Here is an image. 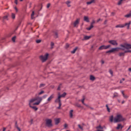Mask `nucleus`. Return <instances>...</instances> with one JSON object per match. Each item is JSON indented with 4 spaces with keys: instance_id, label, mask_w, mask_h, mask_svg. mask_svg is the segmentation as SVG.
I'll use <instances>...</instances> for the list:
<instances>
[{
    "instance_id": "obj_63",
    "label": "nucleus",
    "mask_w": 131,
    "mask_h": 131,
    "mask_svg": "<svg viewBox=\"0 0 131 131\" xmlns=\"http://www.w3.org/2000/svg\"><path fill=\"white\" fill-rule=\"evenodd\" d=\"M67 131H69V130H67Z\"/></svg>"
},
{
    "instance_id": "obj_8",
    "label": "nucleus",
    "mask_w": 131,
    "mask_h": 131,
    "mask_svg": "<svg viewBox=\"0 0 131 131\" xmlns=\"http://www.w3.org/2000/svg\"><path fill=\"white\" fill-rule=\"evenodd\" d=\"M108 42L109 43L113 45V46H117V42L114 40H110Z\"/></svg>"
},
{
    "instance_id": "obj_16",
    "label": "nucleus",
    "mask_w": 131,
    "mask_h": 131,
    "mask_svg": "<svg viewBox=\"0 0 131 131\" xmlns=\"http://www.w3.org/2000/svg\"><path fill=\"white\" fill-rule=\"evenodd\" d=\"M66 5H67L68 7H71L70 5L71 4V2L70 1H68L66 2Z\"/></svg>"
},
{
    "instance_id": "obj_56",
    "label": "nucleus",
    "mask_w": 131,
    "mask_h": 131,
    "mask_svg": "<svg viewBox=\"0 0 131 131\" xmlns=\"http://www.w3.org/2000/svg\"><path fill=\"white\" fill-rule=\"evenodd\" d=\"M67 47L68 48L69 47V45L68 44H67Z\"/></svg>"
},
{
    "instance_id": "obj_54",
    "label": "nucleus",
    "mask_w": 131,
    "mask_h": 131,
    "mask_svg": "<svg viewBox=\"0 0 131 131\" xmlns=\"http://www.w3.org/2000/svg\"><path fill=\"white\" fill-rule=\"evenodd\" d=\"M3 131H6V128L4 127Z\"/></svg>"
},
{
    "instance_id": "obj_62",
    "label": "nucleus",
    "mask_w": 131,
    "mask_h": 131,
    "mask_svg": "<svg viewBox=\"0 0 131 131\" xmlns=\"http://www.w3.org/2000/svg\"><path fill=\"white\" fill-rule=\"evenodd\" d=\"M121 82H122L121 81H120V83H121Z\"/></svg>"
},
{
    "instance_id": "obj_24",
    "label": "nucleus",
    "mask_w": 131,
    "mask_h": 131,
    "mask_svg": "<svg viewBox=\"0 0 131 131\" xmlns=\"http://www.w3.org/2000/svg\"><path fill=\"white\" fill-rule=\"evenodd\" d=\"M94 28V26L92 25H91L90 27L87 28L86 29H87V30H91V29H92V28Z\"/></svg>"
},
{
    "instance_id": "obj_36",
    "label": "nucleus",
    "mask_w": 131,
    "mask_h": 131,
    "mask_svg": "<svg viewBox=\"0 0 131 131\" xmlns=\"http://www.w3.org/2000/svg\"><path fill=\"white\" fill-rule=\"evenodd\" d=\"M106 107L107 111H108V112H110V108L108 106V105H107V104L106 105Z\"/></svg>"
},
{
    "instance_id": "obj_25",
    "label": "nucleus",
    "mask_w": 131,
    "mask_h": 131,
    "mask_svg": "<svg viewBox=\"0 0 131 131\" xmlns=\"http://www.w3.org/2000/svg\"><path fill=\"white\" fill-rule=\"evenodd\" d=\"M77 50V47L75 48L72 51H71L72 54H75V52Z\"/></svg>"
},
{
    "instance_id": "obj_21",
    "label": "nucleus",
    "mask_w": 131,
    "mask_h": 131,
    "mask_svg": "<svg viewBox=\"0 0 131 131\" xmlns=\"http://www.w3.org/2000/svg\"><path fill=\"white\" fill-rule=\"evenodd\" d=\"M93 3H95V0H91L89 1L86 3V4L87 5H91V4H93Z\"/></svg>"
},
{
    "instance_id": "obj_7",
    "label": "nucleus",
    "mask_w": 131,
    "mask_h": 131,
    "mask_svg": "<svg viewBox=\"0 0 131 131\" xmlns=\"http://www.w3.org/2000/svg\"><path fill=\"white\" fill-rule=\"evenodd\" d=\"M46 125L48 126V127H51L53 125L52 124V120L50 119H47L46 120Z\"/></svg>"
},
{
    "instance_id": "obj_1",
    "label": "nucleus",
    "mask_w": 131,
    "mask_h": 131,
    "mask_svg": "<svg viewBox=\"0 0 131 131\" xmlns=\"http://www.w3.org/2000/svg\"><path fill=\"white\" fill-rule=\"evenodd\" d=\"M121 48H112L110 50L107 51L106 53H114V52H118L119 50L124 51V52H120L119 53V56H120V57L124 56V54H125V53H131V50H128V49H131L130 45L124 44L123 45H121Z\"/></svg>"
},
{
    "instance_id": "obj_27",
    "label": "nucleus",
    "mask_w": 131,
    "mask_h": 131,
    "mask_svg": "<svg viewBox=\"0 0 131 131\" xmlns=\"http://www.w3.org/2000/svg\"><path fill=\"white\" fill-rule=\"evenodd\" d=\"M95 77H94V76H93V75L90 76V80H91L94 81V80H95Z\"/></svg>"
},
{
    "instance_id": "obj_23",
    "label": "nucleus",
    "mask_w": 131,
    "mask_h": 131,
    "mask_svg": "<svg viewBox=\"0 0 131 131\" xmlns=\"http://www.w3.org/2000/svg\"><path fill=\"white\" fill-rule=\"evenodd\" d=\"M11 17L12 18V19H15L16 18V15H15V13H11Z\"/></svg>"
},
{
    "instance_id": "obj_55",
    "label": "nucleus",
    "mask_w": 131,
    "mask_h": 131,
    "mask_svg": "<svg viewBox=\"0 0 131 131\" xmlns=\"http://www.w3.org/2000/svg\"><path fill=\"white\" fill-rule=\"evenodd\" d=\"M128 70H129V71H130L131 72V68H129Z\"/></svg>"
},
{
    "instance_id": "obj_9",
    "label": "nucleus",
    "mask_w": 131,
    "mask_h": 131,
    "mask_svg": "<svg viewBox=\"0 0 131 131\" xmlns=\"http://www.w3.org/2000/svg\"><path fill=\"white\" fill-rule=\"evenodd\" d=\"M55 103H58V104H61V98L58 96V98L55 100Z\"/></svg>"
},
{
    "instance_id": "obj_50",
    "label": "nucleus",
    "mask_w": 131,
    "mask_h": 131,
    "mask_svg": "<svg viewBox=\"0 0 131 131\" xmlns=\"http://www.w3.org/2000/svg\"><path fill=\"white\" fill-rule=\"evenodd\" d=\"M105 63V62L104 61V60H101V64L102 65H103V64H104Z\"/></svg>"
},
{
    "instance_id": "obj_40",
    "label": "nucleus",
    "mask_w": 131,
    "mask_h": 131,
    "mask_svg": "<svg viewBox=\"0 0 131 131\" xmlns=\"http://www.w3.org/2000/svg\"><path fill=\"white\" fill-rule=\"evenodd\" d=\"M47 97H48V95H45L42 96V97L41 98V99H46V98H47Z\"/></svg>"
},
{
    "instance_id": "obj_18",
    "label": "nucleus",
    "mask_w": 131,
    "mask_h": 131,
    "mask_svg": "<svg viewBox=\"0 0 131 131\" xmlns=\"http://www.w3.org/2000/svg\"><path fill=\"white\" fill-rule=\"evenodd\" d=\"M55 124H59L60 123V119L57 118L55 119Z\"/></svg>"
},
{
    "instance_id": "obj_10",
    "label": "nucleus",
    "mask_w": 131,
    "mask_h": 131,
    "mask_svg": "<svg viewBox=\"0 0 131 131\" xmlns=\"http://www.w3.org/2000/svg\"><path fill=\"white\" fill-rule=\"evenodd\" d=\"M79 23V19H76V20L74 23V27H76V26H77Z\"/></svg>"
},
{
    "instance_id": "obj_15",
    "label": "nucleus",
    "mask_w": 131,
    "mask_h": 131,
    "mask_svg": "<svg viewBox=\"0 0 131 131\" xmlns=\"http://www.w3.org/2000/svg\"><path fill=\"white\" fill-rule=\"evenodd\" d=\"M67 94L66 93H63L62 95H60V93L58 94V97H60L61 98H64L66 96Z\"/></svg>"
},
{
    "instance_id": "obj_11",
    "label": "nucleus",
    "mask_w": 131,
    "mask_h": 131,
    "mask_svg": "<svg viewBox=\"0 0 131 131\" xmlns=\"http://www.w3.org/2000/svg\"><path fill=\"white\" fill-rule=\"evenodd\" d=\"M54 99V94L51 95L47 99L48 102H50L52 99Z\"/></svg>"
},
{
    "instance_id": "obj_12",
    "label": "nucleus",
    "mask_w": 131,
    "mask_h": 131,
    "mask_svg": "<svg viewBox=\"0 0 131 131\" xmlns=\"http://www.w3.org/2000/svg\"><path fill=\"white\" fill-rule=\"evenodd\" d=\"M84 100H85V98L84 97V96H83V99L81 100H79V101H81V102H82L83 105H84L85 106H86V107H88V105H86V104H85V103H84Z\"/></svg>"
},
{
    "instance_id": "obj_29",
    "label": "nucleus",
    "mask_w": 131,
    "mask_h": 131,
    "mask_svg": "<svg viewBox=\"0 0 131 131\" xmlns=\"http://www.w3.org/2000/svg\"><path fill=\"white\" fill-rule=\"evenodd\" d=\"M122 2H123V0H120L119 2L118 3V6H120L121 4H122Z\"/></svg>"
},
{
    "instance_id": "obj_53",
    "label": "nucleus",
    "mask_w": 131,
    "mask_h": 131,
    "mask_svg": "<svg viewBox=\"0 0 131 131\" xmlns=\"http://www.w3.org/2000/svg\"><path fill=\"white\" fill-rule=\"evenodd\" d=\"M68 125H67V124H65L64 125V127L65 128L67 127Z\"/></svg>"
},
{
    "instance_id": "obj_61",
    "label": "nucleus",
    "mask_w": 131,
    "mask_h": 131,
    "mask_svg": "<svg viewBox=\"0 0 131 131\" xmlns=\"http://www.w3.org/2000/svg\"><path fill=\"white\" fill-rule=\"evenodd\" d=\"M106 20H105V23H106Z\"/></svg>"
},
{
    "instance_id": "obj_47",
    "label": "nucleus",
    "mask_w": 131,
    "mask_h": 131,
    "mask_svg": "<svg viewBox=\"0 0 131 131\" xmlns=\"http://www.w3.org/2000/svg\"><path fill=\"white\" fill-rule=\"evenodd\" d=\"M100 21H102V19L99 18L98 19H97V22H100Z\"/></svg>"
},
{
    "instance_id": "obj_57",
    "label": "nucleus",
    "mask_w": 131,
    "mask_h": 131,
    "mask_svg": "<svg viewBox=\"0 0 131 131\" xmlns=\"http://www.w3.org/2000/svg\"><path fill=\"white\" fill-rule=\"evenodd\" d=\"M122 80H123V81H124V80H125L124 78H123Z\"/></svg>"
},
{
    "instance_id": "obj_14",
    "label": "nucleus",
    "mask_w": 131,
    "mask_h": 131,
    "mask_svg": "<svg viewBox=\"0 0 131 131\" xmlns=\"http://www.w3.org/2000/svg\"><path fill=\"white\" fill-rule=\"evenodd\" d=\"M5 20H7V21L9 20V15H5L3 16V22L5 21Z\"/></svg>"
},
{
    "instance_id": "obj_45",
    "label": "nucleus",
    "mask_w": 131,
    "mask_h": 131,
    "mask_svg": "<svg viewBox=\"0 0 131 131\" xmlns=\"http://www.w3.org/2000/svg\"><path fill=\"white\" fill-rule=\"evenodd\" d=\"M14 3L16 5H18V0H15Z\"/></svg>"
},
{
    "instance_id": "obj_60",
    "label": "nucleus",
    "mask_w": 131,
    "mask_h": 131,
    "mask_svg": "<svg viewBox=\"0 0 131 131\" xmlns=\"http://www.w3.org/2000/svg\"><path fill=\"white\" fill-rule=\"evenodd\" d=\"M114 97H116V95H114Z\"/></svg>"
},
{
    "instance_id": "obj_38",
    "label": "nucleus",
    "mask_w": 131,
    "mask_h": 131,
    "mask_svg": "<svg viewBox=\"0 0 131 131\" xmlns=\"http://www.w3.org/2000/svg\"><path fill=\"white\" fill-rule=\"evenodd\" d=\"M121 93L122 94V95H123L124 98H127V96H125V95H124V93H123V91H121Z\"/></svg>"
},
{
    "instance_id": "obj_46",
    "label": "nucleus",
    "mask_w": 131,
    "mask_h": 131,
    "mask_svg": "<svg viewBox=\"0 0 131 131\" xmlns=\"http://www.w3.org/2000/svg\"><path fill=\"white\" fill-rule=\"evenodd\" d=\"M94 23H95V20H93L91 24V25H94Z\"/></svg>"
},
{
    "instance_id": "obj_19",
    "label": "nucleus",
    "mask_w": 131,
    "mask_h": 131,
    "mask_svg": "<svg viewBox=\"0 0 131 131\" xmlns=\"http://www.w3.org/2000/svg\"><path fill=\"white\" fill-rule=\"evenodd\" d=\"M124 17H125V18H130V17H131V11H130V13L129 14H127L124 15Z\"/></svg>"
},
{
    "instance_id": "obj_52",
    "label": "nucleus",
    "mask_w": 131,
    "mask_h": 131,
    "mask_svg": "<svg viewBox=\"0 0 131 131\" xmlns=\"http://www.w3.org/2000/svg\"><path fill=\"white\" fill-rule=\"evenodd\" d=\"M130 129V126H129V127L127 128V129L126 131H128Z\"/></svg>"
},
{
    "instance_id": "obj_13",
    "label": "nucleus",
    "mask_w": 131,
    "mask_h": 131,
    "mask_svg": "<svg viewBox=\"0 0 131 131\" xmlns=\"http://www.w3.org/2000/svg\"><path fill=\"white\" fill-rule=\"evenodd\" d=\"M92 37V36H84V38L82 39V40H88V39H90Z\"/></svg>"
},
{
    "instance_id": "obj_3",
    "label": "nucleus",
    "mask_w": 131,
    "mask_h": 131,
    "mask_svg": "<svg viewBox=\"0 0 131 131\" xmlns=\"http://www.w3.org/2000/svg\"><path fill=\"white\" fill-rule=\"evenodd\" d=\"M110 122H114V123H117L118 122H121V121H124V118L121 114H117L115 117L113 116L110 117Z\"/></svg>"
},
{
    "instance_id": "obj_49",
    "label": "nucleus",
    "mask_w": 131,
    "mask_h": 131,
    "mask_svg": "<svg viewBox=\"0 0 131 131\" xmlns=\"http://www.w3.org/2000/svg\"><path fill=\"white\" fill-rule=\"evenodd\" d=\"M51 6V4H48V5H47V8H50V6Z\"/></svg>"
},
{
    "instance_id": "obj_5",
    "label": "nucleus",
    "mask_w": 131,
    "mask_h": 131,
    "mask_svg": "<svg viewBox=\"0 0 131 131\" xmlns=\"http://www.w3.org/2000/svg\"><path fill=\"white\" fill-rule=\"evenodd\" d=\"M39 58L42 62H46L48 60V58H49V54L46 53L44 55L40 56Z\"/></svg>"
},
{
    "instance_id": "obj_34",
    "label": "nucleus",
    "mask_w": 131,
    "mask_h": 131,
    "mask_svg": "<svg viewBox=\"0 0 131 131\" xmlns=\"http://www.w3.org/2000/svg\"><path fill=\"white\" fill-rule=\"evenodd\" d=\"M78 126L79 127V128H80V129H81V130H83V128H82V126H81V125H78Z\"/></svg>"
},
{
    "instance_id": "obj_31",
    "label": "nucleus",
    "mask_w": 131,
    "mask_h": 131,
    "mask_svg": "<svg viewBox=\"0 0 131 131\" xmlns=\"http://www.w3.org/2000/svg\"><path fill=\"white\" fill-rule=\"evenodd\" d=\"M12 40L13 42H15V40H16V36H14V37H13L12 38Z\"/></svg>"
},
{
    "instance_id": "obj_59",
    "label": "nucleus",
    "mask_w": 131,
    "mask_h": 131,
    "mask_svg": "<svg viewBox=\"0 0 131 131\" xmlns=\"http://www.w3.org/2000/svg\"><path fill=\"white\" fill-rule=\"evenodd\" d=\"M124 103V101H122V104H123Z\"/></svg>"
},
{
    "instance_id": "obj_42",
    "label": "nucleus",
    "mask_w": 131,
    "mask_h": 131,
    "mask_svg": "<svg viewBox=\"0 0 131 131\" xmlns=\"http://www.w3.org/2000/svg\"><path fill=\"white\" fill-rule=\"evenodd\" d=\"M62 104L61 103H59V106L57 107L58 109H60L61 108V106Z\"/></svg>"
},
{
    "instance_id": "obj_20",
    "label": "nucleus",
    "mask_w": 131,
    "mask_h": 131,
    "mask_svg": "<svg viewBox=\"0 0 131 131\" xmlns=\"http://www.w3.org/2000/svg\"><path fill=\"white\" fill-rule=\"evenodd\" d=\"M84 21L86 22H90V20L89 19V17L88 16H84Z\"/></svg>"
},
{
    "instance_id": "obj_33",
    "label": "nucleus",
    "mask_w": 131,
    "mask_h": 131,
    "mask_svg": "<svg viewBox=\"0 0 131 131\" xmlns=\"http://www.w3.org/2000/svg\"><path fill=\"white\" fill-rule=\"evenodd\" d=\"M36 42L37 43H40V42H41V40H40V39L36 40Z\"/></svg>"
},
{
    "instance_id": "obj_17",
    "label": "nucleus",
    "mask_w": 131,
    "mask_h": 131,
    "mask_svg": "<svg viewBox=\"0 0 131 131\" xmlns=\"http://www.w3.org/2000/svg\"><path fill=\"white\" fill-rule=\"evenodd\" d=\"M70 117L72 118L73 117V110H71L70 111Z\"/></svg>"
},
{
    "instance_id": "obj_44",
    "label": "nucleus",
    "mask_w": 131,
    "mask_h": 131,
    "mask_svg": "<svg viewBox=\"0 0 131 131\" xmlns=\"http://www.w3.org/2000/svg\"><path fill=\"white\" fill-rule=\"evenodd\" d=\"M55 37H56V38H57V37H58V33H55Z\"/></svg>"
},
{
    "instance_id": "obj_58",
    "label": "nucleus",
    "mask_w": 131,
    "mask_h": 131,
    "mask_svg": "<svg viewBox=\"0 0 131 131\" xmlns=\"http://www.w3.org/2000/svg\"><path fill=\"white\" fill-rule=\"evenodd\" d=\"M20 2H23V0H19Z\"/></svg>"
},
{
    "instance_id": "obj_37",
    "label": "nucleus",
    "mask_w": 131,
    "mask_h": 131,
    "mask_svg": "<svg viewBox=\"0 0 131 131\" xmlns=\"http://www.w3.org/2000/svg\"><path fill=\"white\" fill-rule=\"evenodd\" d=\"M96 128H97V129L100 128V129H103V127L101 126V125H99V126L96 127Z\"/></svg>"
},
{
    "instance_id": "obj_28",
    "label": "nucleus",
    "mask_w": 131,
    "mask_h": 131,
    "mask_svg": "<svg viewBox=\"0 0 131 131\" xmlns=\"http://www.w3.org/2000/svg\"><path fill=\"white\" fill-rule=\"evenodd\" d=\"M54 46H55V44L54 43V42H51V49H54Z\"/></svg>"
},
{
    "instance_id": "obj_30",
    "label": "nucleus",
    "mask_w": 131,
    "mask_h": 131,
    "mask_svg": "<svg viewBox=\"0 0 131 131\" xmlns=\"http://www.w3.org/2000/svg\"><path fill=\"white\" fill-rule=\"evenodd\" d=\"M34 11H33L32 14H31V19H34Z\"/></svg>"
},
{
    "instance_id": "obj_43",
    "label": "nucleus",
    "mask_w": 131,
    "mask_h": 131,
    "mask_svg": "<svg viewBox=\"0 0 131 131\" xmlns=\"http://www.w3.org/2000/svg\"><path fill=\"white\" fill-rule=\"evenodd\" d=\"M14 9L15 10L16 13H17V12H18V8H17V7H15Z\"/></svg>"
},
{
    "instance_id": "obj_48",
    "label": "nucleus",
    "mask_w": 131,
    "mask_h": 131,
    "mask_svg": "<svg viewBox=\"0 0 131 131\" xmlns=\"http://www.w3.org/2000/svg\"><path fill=\"white\" fill-rule=\"evenodd\" d=\"M60 88H61V86L60 85L58 87V88H57L58 91H60L61 90Z\"/></svg>"
},
{
    "instance_id": "obj_4",
    "label": "nucleus",
    "mask_w": 131,
    "mask_h": 131,
    "mask_svg": "<svg viewBox=\"0 0 131 131\" xmlns=\"http://www.w3.org/2000/svg\"><path fill=\"white\" fill-rule=\"evenodd\" d=\"M129 25H130V21L125 23L124 25H117L116 26V28H123L125 26H127V29H129Z\"/></svg>"
},
{
    "instance_id": "obj_51",
    "label": "nucleus",
    "mask_w": 131,
    "mask_h": 131,
    "mask_svg": "<svg viewBox=\"0 0 131 131\" xmlns=\"http://www.w3.org/2000/svg\"><path fill=\"white\" fill-rule=\"evenodd\" d=\"M8 37H10L11 36H12V34L10 33L8 35Z\"/></svg>"
},
{
    "instance_id": "obj_39",
    "label": "nucleus",
    "mask_w": 131,
    "mask_h": 131,
    "mask_svg": "<svg viewBox=\"0 0 131 131\" xmlns=\"http://www.w3.org/2000/svg\"><path fill=\"white\" fill-rule=\"evenodd\" d=\"M43 93H45V91H41L40 93H38V95H42V94H43Z\"/></svg>"
},
{
    "instance_id": "obj_41",
    "label": "nucleus",
    "mask_w": 131,
    "mask_h": 131,
    "mask_svg": "<svg viewBox=\"0 0 131 131\" xmlns=\"http://www.w3.org/2000/svg\"><path fill=\"white\" fill-rule=\"evenodd\" d=\"M76 106H77V107H78L79 108H80V107H81V105L79 104H76Z\"/></svg>"
},
{
    "instance_id": "obj_2",
    "label": "nucleus",
    "mask_w": 131,
    "mask_h": 131,
    "mask_svg": "<svg viewBox=\"0 0 131 131\" xmlns=\"http://www.w3.org/2000/svg\"><path fill=\"white\" fill-rule=\"evenodd\" d=\"M41 101H42V98H41V97H36L30 100L29 105L30 107L32 108L35 111H37L38 108L34 106V105H39Z\"/></svg>"
},
{
    "instance_id": "obj_6",
    "label": "nucleus",
    "mask_w": 131,
    "mask_h": 131,
    "mask_svg": "<svg viewBox=\"0 0 131 131\" xmlns=\"http://www.w3.org/2000/svg\"><path fill=\"white\" fill-rule=\"evenodd\" d=\"M110 47H111V46L110 45H108V46L102 45L99 48V50L100 51H102V50H107V49H109Z\"/></svg>"
},
{
    "instance_id": "obj_22",
    "label": "nucleus",
    "mask_w": 131,
    "mask_h": 131,
    "mask_svg": "<svg viewBox=\"0 0 131 131\" xmlns=\"http://www.w3.org/2000/svg\"><path fill=\"white\" fill-rule=\"evenodd\" d=\"M122 127H123V126H122V125H121V124H118V126L117 127V129H119L120 128H122Z\"/></svg>"
},
{
    "instance_id": "obj_35",
    "label": "nucleus",
    "mask_w": 131,
    "mask_h": 131,
    "mask_svg": "<svg viewBox=\"0 0 131 131\" xmlns=\"http://www.w3.org/2000/svg\"><path fill=\"white\" fill-rule=\"evenodd\" d=\"M109 72L112 76H113V71H112L111 70H109Z\"/></svg>"
},
{
    "instance_id": "obj_26",
    "label": "nucleus",
    "mask_w": 131,
    "mask_h": 131,
    "mask_svg": "<svg viewBox=\"0 0 131 131\" xmlns=\"http://www.w3.org/2000/svg\"><path fill=\"white\" fill-rule=\"evenodd\" d=\"M15 127L18 131H21V129H20V128L18 127V125H17V122L15 123Z\"/></svg>"
},
{
    "instance_id": "obj_32",
    "label": "nucleus",
    "mask_w": 131,
    "mask_h": 131,
    "mask_svg": "<svg viewBox=\"0 0 131 131\" xmlns=\"http://www.w3.org/2000/svg\"><path fill=\"white\" fill-rule=\"evenodd\" d=\"M46 86V84L41 83L40 84L39 88H43Z\"/></svg>"
}]
</instances>
